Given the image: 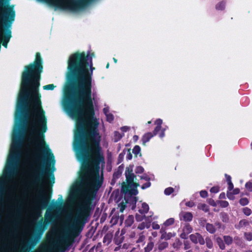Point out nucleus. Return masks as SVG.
Listing matches in <instances>:
<instances>
[{
	"label": "nucleus",
	"mask_w": 252,
	"mask_h": 252,
	"mask_svg": "<svg viewBox=\"0 0 252 252\" xmlns=\"http://www.w3.org/2000/svg\"><path fill=\"white\" fill-rule=\"evenodd\" d=\"M84 53L75 52L68 61L67 79L70 84L65 88L75 91L65 96L64 107L76 120L73 147L81 167H100L105 163L100 146L98 122L92 96V75L95 69L93 61L87 62Z\"/></svg>",
	"instance_id": "obj_1"
},
{
	"label": "nucleus",
	"mask_w": 252,
	"mask_h": 252,
	"mask_svg": "<svg viewBox=\"0 0 252 252\" xmlns=\"http://www.w3.org/2000/svg\"><path fill=\"white\" fill-rule=\"evenodd\" d=\"M43 68L40 54L37 52L34 62L25 66L22 73L15 112L16 126L13 129L10 153L3 174H18L20 150L26 129L29 133L28 141L34 144L39 152L49 157L45 165L34 168L32 174H53V171H50L48 161L54 165L55 160L44 139L47 120L39 93Z\"/></svg>",
	"instance_id": "obj_2"
},
{
	"label": "nucleus",
	"mask_w": 252,
	"mask_h": 252,
	"mask_svg": "<svg viewBox=\"0 0 252 252\" xmlns=\"http://www.w3.org/2000/svg\"><path fill=\"white\" fill-rule=\"evenodd\" d=\"M4 0H0V16L4 24L7 28L5 29L4 32L1 35L0 42H2V45L7 47L8 43L12 36L11 31L8 29L15 20V11L14 5H10L9 3L3 4Z\"/></svg>",
	"instance_id": "obj_3"
},
{
	"label": "nucleus",
	"mask_w": 252,
	"mask_h": 252,
	"mask_svg": "<svg viewBox=\"0 0 252 252\" xmlns=\"http://www.w3.org/2000/svg\"><path fill=\"white\" fill-rule=\"evenodd\" d=\"M53 219V216L51 214H45V220L43 221L42 218L37 223V230L38 234L22 247L21 249L22 252H30V250L37 244L41 235L47 228V225L51 222Z\"/></svg>",
	"instance_id": "obj_4"
},
{
	"label": "nucleus",
	"mask_w": 252,
	"mask_h": 252,
	"mask_svg": "<svg viewBox=\"0 0 252 252\" xmlns=\"http://www.w3.org/2000/svg\"><path fill=\"white\" fill-rule=\"evenodd\" d=\"M124 194V198L122 196H119V190L113 191L112 194H115V199L117 200L116 202L118 203V207L120 208V212L123 213L128 204L131 206V209L134 210L136 208V204L137 202L136 197L133 196V194H129L128 193L122 192Z\"/></svg>",
	"instance_id": "obj_5"
},
{
	"label": "nucleus",
	"mask_w": 252,
	"mask_h": 252,
	"mask_svg": "<svg viewBox=\"0 0 252 252\" xmlns=\"http://www.w3.org/2000/svg\"><path fill=\"white\" fill-rule=\"evenodd\" d=\"M18 213V210H16L11 221L12 225L8 231V235L10 237L16 236L18 233L19 227Z\"/></svg>",
	"instance_id": "obj_6"
},
{
	"label": "nucleus",
	"mask_w": 252,
	"mask_h": 252,
	"mask_svg": "<svg viewBox=\"0 0 252 252\" xmlns=\"http://www.w3.org/2000/svg\"><path fill=\"white\" fill-rule=\"evenodd\" d=\"M126 184L125 183H123L122 184L121 192L126 193L128 191V189L131 187V184H133L134 180L136 178V176L134 173L131 174H126Z\"/></svg>",
	"instance_id": "obj_7"
},
{
	"label": "nucleus",
	"mask_w": 252,
	"mask_h": 252,
	"mask_svg": "<svg viewBox=\"0 0 252 252\" xmlns=\"http://www.w3.org/2000/svg\"><path fill=\"white\" fill-rule=\"evenodd\" d=\"M189 238L191 241L195 244L197 243H199L201 245L205 244V240L199 233L196 232L190 234L189 235Z\"/></svg>",
	"instance_id": "obj_8"
},
{
	"label": "nucleus",
	"mask_w": 252,
	"mask_h": 252,
	"mask_svg": "<svg viewBox=\"0 0 252 252\" xmlns=\"http://www.w3.org/2000/svg\"><path fill=\"white\" fill-rule=\"evenodd\" d=\"M158 133H156L155 131L153 130L152 132H148L145 133L142 137L141 141L142 142V144L144 146L146 145V144L149 142L150 139L153 137L154 136L157 135Z\"/></svg>",
	"instance_id": "obj_9"
},
{
	"label": "nucleus",
	"mask_w": 252,
	"mask_h": 252,
	"mask_svg": "<svg viewBox=\"0 0 252 252\" xmlns=\"http://www.w3.org/2000/svg\"><path fill=\"white\" fill-rule=\"evenodd\" d=\"M139 186V184L136 182H133V184H131V187L128 189V191L126 193H128L129 194H133L136 195L138 193V191L137 188Z\"/></svg>",
	"instance_id": "obj_10"
},
{
	"label": "nucleus",
	"mask_w": 252,
	"mask_h": 252,
	"mask_svg": "<svg viewBox=\"0 0 252 252\" xmlns=\"http://www.w3.org/2000/svg\"><path fill=\"white\" fill-rule=\"evenodd\" d=\"M162 124V120L160 119H158L155 121V125H156V126L155 127L154 131L156 133H158L161 130Z\"/></svg>",
	"instance_id": "obj_11"
},
{
	"label": "nucleus",
	"mask_w": 252,
	"mask_h": 252,
	"mask_svg": "<svg viewBox=\"0 0 252 252\" xmlns=\"http://www.w3.org/2000/svg\"><path fill=\"white\" fill-rule=\"evenodd\" d=\"M249 225V221L245 219L241 220L238 224L235 225V228L237 229H240L242 227Z\"/></svg>",
	"instance_id": "obj_12"
},
{
	"label": "nucleus",
	"mask_w": 252,
	"mask_h": 252,
	"mask_svg": "<svg viewBox=\"0 0 252 252\" xmlns=\"http://www.w3.org/2000/svg\"><path fill=\"white\" fill-rule=\"evenodd\" d=\"M205 228L206 230L210 234H214L216 231V229L215 226L210 223H206L205 225Z\"/></svg>",
	"instance_id": "obj_13"
},
{
	"label": "nucleus",
	"mask_w": 252,
	"mask_h": 252,
	"mask_svg": "<svg viewBox=\"0 0 252 252\" xmlns=\"http://www.w3.org/2000/svg\"><path fill=\"white\" fill-rule=\"evenodd\" d=\"M134 222V217L132 215H129L126 220L124 224L125 227H130Z\"/></svg>",
	"instance_id": "obj_14"
},
{
	"label": "nucleus",
	"mask_w": 252,
	"mask_h": 252,
	"mask_svg": "<svg viewBox=\"0 0 252 252\" xmlns=\"http://www.w3.org/2000/svg\"><path fill=\"white\" fill-rule=\"evenodd\" d=\"M149 210L148 204L144 202L142 204V208L139 210V212L142 215H145L148 212Z\"/></svg>",
	"instance_id": "obj_15"
},
{
	"label": "nucleus",
	"mask_w": 252,
	"mask_h": 252,
	"mask_svg": "<svg viewBox=\"0 0 252 252\" xmlns=\"http://www.w3.org/2000/svg\"><path fill=\"white\" fill-rule=\"evenodd\" d=\"M182 217L185 221H190L193 219V215L190 212H185L183 214Z\"/></svg>",
	"instance_id": "obj_16"
},
{
	"label": "nucleus",
	"mask_w": 252,
	"mask_h": 252,
	"mask_svg": "<svg viewBox=\"0 0 252 252\" xmlns=\"http://www.w3.org/2000/svg\"><path fill=\"white\" fill-rule=\"evenodd\" d=\"M216 242H217V244L218 245L220 249H221L222 250H223L225 249V244H224L223 240H222L221 237H217L216 238Z\"/></svg>",
	"instance_id": "obj_17"
},
{
	"label": "nucleus",
	"mask_w": 252,
	"mask_h": 252,
	"mask_svg": "<svg viewBox=\"0 0 252 252\" xmlns=\"http://www.w3.org/2000/svg\"><path fill=\"white\" fill-rule=\"evenodd\" d=\"M225 1L222 0L216 5V9L217 10H223L225 7Z\"/></svg>",
	"instance_id": "obj_18"
},
{
	"label": "nucleus",
	"mask_w": 252,
	"mask_h": 252,
	"mask_svg": "<svg viewBox=\"0 0 252 252\" xmlns=\"http://www.w3.org/2000/svg\"><path fill=\"white\" fill-rule=\"evenodd\" d=\"M221 220L225 223H228L229 220V217L227 213L225 212H221L220 214Z\"/></svg>",
	"instance_id": "obj_19"
},
{
	"label": "nucleus",
	"mask_w": 252,
	"mask_h": 252,
	"mask_svg": "<svg viewBox=\"0 0 252 252\" xmlns=\"http://www.w3.org/2000/svg\"><path fill=\"white\" fill-rule=\"evenodd\" d=\"M223 238L224 244L228 246L232 244L233 239L232 237L228 235H224Z\"/></svg>",
	"instance_id": "obj_20"
},
{
	"label": "nucleus",
	"mask_w": 252,
	"mask_h": 252,
	"mask_svg": "<svg viewBox=\"0 0 252 252\" xmlns=\"http://www.w3.org/2000/svg\"><path fill=\"white\" fill-rule=\"evenodd\" d=\"M79 53H84L86 58L87 62H91L92 61L93 58L94 57V53L88 52L86 54L85 52H79Z\"/></svg>",
	"instance_id": "obj_21"
},
{
	"label": "nucleus",
	"mask_w": 252,
	"mask_h": 252,
	"mask_svg": "<svg viewBox=\"0 0 252 252\" xmlns=\"http://www.w3.org/2000/svg\"><path fill=\"white\" fill-rule=\"evenodd\" d=\"M102 250L101 246L100 244H98L97 246L93 247L88 252H102Z\"/></svg>",
	"instance_id": "obj_22"
},
{
	"label": "nucleus",
	"mask_w": 252,
	"mask_h": 252,
	"mask_svg": "<svg viewBox=\"0 0 252 252\" xmlns=\"http://www.w3.org/2000/svg\"><path fill=\"white\" fill-rule=\"evenodd\" d=\"M197 208L198 209L202 210L206 213L209 211V206L205 203H199L198 205Z\"/></svg>",
	"instance_id": "obj_23"
},
{
	"label": "nucleus",
	"mask_w": 252,
	"mask_h": 252,
	"mask_svg": "<svg viewBox=\"0 0 252 252\" xmlns=\"http://www.w3.org/2000/svg\"><path fill=\"white\" fill-rule=\"evenodd\" d=\"M206 243V246L209 249H212L213 248V243L210 237H207L205 238V243Z\"/></svg>",
	"instance_id": "obj_24"
},
{
	"label": "nucleus",
	"mask_w": 252,
	"mask_h": 252,
	"mask_svg": "<svg viewBox=\"0 0 252 252\" xmlns=\"http://www.w3.org/2000/svg\"><path fill=\"white\" fill-rule=\"evenodd\" d=\"M141 148L139 146L135 145L133 149H132V153L134 155L135 157H137V155L140 154V156H141V154L140 153Z\"/></svg>",
	"instance_id": "obj_25"
},
{
	"label": "nucleus",
	"mask_w": 252,
	"mask_h": 252,
	"mask_svg": "<svg viewBox=\"0 0 252 252\" xmlns=\"http://www.w3.org/2000/svg\"><path fill=\"white\" fill-rule=\"evenodd\" d=\"M154 243L152 241L149 242L147 246L144 248L145 252H150L153 248Z\"/></svg>",
	"instance_id": "obj_26"
},
{
	"label": "nucleus",
	"mask_w": 252,
	"mask_h": 252,
	"mask_svg": "<svg viewBox=\"0 0 252 252\" xmlns=\"http://www.w3.org/2000/svg\"><path fill=\"white\" fill-rule=\"evenodd\" d=\"M234 241L235 244L238 246H241L243 244L242 240L239 236H235L234 238Z\"/></svg>",
	"instance_id": "obj_27"
},
{
	"label": "nucleus",
	"mask_w": 252,
	"mask_h": 252,
	"mask_svg": "<svg viewBox=\"0 0 252 252\" xmlns=\"http://www.w3.org/2000/svg\"><path fill=\"white\" fill-rule=\"evenodd\" d=\"M192 231V228L189 224H186L183 228V231H185L187 234L191 233Z\"/></svg>",
	"instance_id": "obj_28"
},
{
	"label": "nucleus",
	"mask_w": 252,
	"mask_h": 252,
	"mask_svg": "<svg viewBox=\"0 0 252 252\" xmlns=\"http://www.w3.org/2000/svg\"><path fill=\"white\" fill-rule=\"evenodd\" d=\"M168 246V244L166 242H163L160 243L158 246V249L159 251H162L164 249L167 248Z\"/></svg>",
	"instance_id": "obj_29"
},
{
	"label": "nucleus",
	"mask_w": 252,
	"mask_h": 252,
	"mask_svg": "<svg viewBox=\"0 0 252 252\" xmlns=\"http://www.w3.org/2000/svg\"><path fill=\"white\" fill-rule=\"evenodd\" d=\"M249 200L246 197L241 198L239 200V203L241 204V205H242L243 206L248 205L249 204Z\"/></svg>",
	"instance_id": "obj_30"
},
{
	"label": "nucleus",
	"mask_w": 252,
	"mask_h": 252,
	"mask_svg": "<svg viewBox=\"0 0 252 252\" xmlns=\"http://www.w3.org/2000/svg\"><path fill=\"white\" fill-rule=\"evenodd\" d=\"M174 222V219L173 218H169L167 220L163 223L165 226H168L173 224Z\"/></svg>",
	"instance_id": "obj_31"
},
{
	"label": "nucleus",
	"mask_w": 252,
	"mask_h": 252,
	"mask_svg": "<svg viewBox=\"0 0 252 252\" xmlns=\"http://www.w3.org/2000/svg\"><path fill=\"white\" fill-rule=\"evenodd\" d=\"M174 191V189L172 187H168L166 188L164 190V194L166 195H169L172 193Z\"/></svg>",
	"instance_id": "obj_32"
},
{
	"label": "nucleus",
	"mask_w": 252,
	"mask_h": 252,
	"mask_svg": "<svg viewBox=\"0 0 252 252\" xmlns=\"http://www.w3.org/2000/svg\"><path fill=\"white\" fill-rule=\"evenodd\" d=\"M56 86L53 84H48L43 87V89L45 90H53Z\"/></svg>",
	"instance_id": "obj_33"
},
{
	"label": "nucleus",
	"mask_w": 252,
	"mask_h": 252,
	"mask_svg": "<svg viewBox=\"0 0 252 252\" xmlns=\"http://www.w3.org/2000/svg\"><path fill=\"white\" fill-rule=\"evenodd\" d=\"M245 238L249 241H252V232H245L244 233Z\"/></svg>",
	"instance_id": "obj_34"
},
{
	"label": "nucleus",
	"mask_w": 252,
	"mask_h": 252,
	"mask_svg": "<svg viewBox=\"0 0 252 252\" xmlns=\"http://www.w3.org/2000/svg\"><path fill=\"white\" fill-rule=\"evenodd\" d=\"M219 203L220 204V206L221 208H226V207H228L229 205L228 202L225 200L219 201Z\"/></svg>",
	"instance_id": "obj_35"
},
{
	"label": "nucleus",
	"mask_w": 252,
	"mask_h": 252,
	"mask_svg": "<svg viewBox=\"0 0 252 252\" xmlns=\"http://www.w3.org/2000/svg\"><path fill=\"white\" fill-rule=\"evenodd\" d=\"M220 187L218 186H214L211 188L210 191L211 193H218L220 191Z\"/></svg>",
	"instance_id": "obj_36"
},
{
	"label": "nucleus",
	"mask_w": 252,
	"mask_h": 252,
	"mask_svg": "<svg viewBox=\"0 0 252 252\" xmlns=\"http://www.w3.org/2000/svg\"><path fill=\"white\" fill-rule=\"evenodd\" d=\"M243 212L245 215L249 216L251 214L252 211L249 208L245 207L243 209Z\"/></svg>",
	"instance_id": "obj_37"
},
{
	"label": "nucleus",
	"mask_w": 252,
	"mask_h": 252,
	"mask_svg": "<svg viewBox=\"0 0 252 252\" xmlns=\"http://www.w3.org/2000/svg\"><path fill=\"white\" fill-rule=\"evenodd\" d=\"M145 218V215L142 214H136L135 215V219L137 221H141L143 220V219Z\"/></svg>",
	"instance_id": "obj_38"
},
{
	"label": "nucleus",
	"mask_w": 252,
	"mask_h": 252,
	"mask_svg": "<svg viewBox=\"0 0 252 252\" xmlns=\"http://www.w3.org/2000/svg\"><path fill=\"white\" fill-rule=\"evenodd\" d=\"M245 188L249 191H252V182H248L245 184Z\"/></svg>",
	"instance_id": "obj_39"
},
{
	"label": "nucleus",
	"mask_w": 252,
	"mask_h": 252,
	"mask_svg": "<svg viewBox=\"0 0 252 252\" xmlns=\"http://www.w3.org/2000/svg\"><path fill=\"white\" fill-rule=\"evenodd\" d=\"M106 120L109 123H111L114 120V116L111 113H109L107 115H106Z\"/></svg>",
	"instance_id": "obj_40"
},
{
	"label": "nucleus",
	"mask_w": 252,
	"mask_h": 252,
	"mask_svg": "<svg viewBox=\"0 0 252 252\" xmlns=\"http://www.w3.org/2000/svg\"><path fill=\"white\" fill-rule=\"evenodd\" d=\"M135 171V173L137 174H139V173L141 174V173H142L144 172V169L142 166H138L136 167Z\"/></svg>",
	"instance_id": "obj_41"
},
{
	"label": "nucleus",
	"mask_w": 252,
	"mask_h": 252,
	"mask_svg": "<svg viewBox=\"0 0 252 252\" xmlns=\"http://www.w3.org/2000/svg\"><path fill=\"white\" fill-rule=\"evenodd\" d=\"M35 157L36 159V161H38L39 159H43L44 160L45 159V157L42 156L40 152H37L35 155Z\"/></svg>",
	"instance_id": "obj_42"
},
{
	"label": "nucleus",
	"mask_w": 252,
	"mask_h": 252,
	"mask_svg": "<svg viewBox=\"0 0 252 252\" xmlns=\"http://www.w3.org/2000/svg\"><path fill=\"white\" fill-rule=\"evenodd\" d=\"M145 239V236L142 233H140L139 234L138 239L136 240V243H141L144 241Z\"/></svg>",
	"instance_id": "obj_43"
},
{
	"label": "nucleus",
	"mask_w": 252,
	"mask_h": 252,
	"mask_svg": "<svg viewBox=\"0 0 252 252\" xmlns=\"http://www.w3.org/2000/svg\"><path fill=\"white\" fill-rule=\"evenodd\" d=\"M114 136L116 139L115 141H118L122 138V135L118 131H115Z\"/></svg>",
	"instance_id": "obj_44"
},
{
	"label": "nucleus",
	"mask_w": 252,
	"mask_h": 252,
	"mask_svg": "<svg viewBox=\"0 0 252 252\" xmlns=\"http://www.w3.org/2000/svg\"><path fill=\"white\" fill-rule=\"evenodd\" d=\"M121 166L118 168L117 171L115 172L113 174V177L118 178V177L122 174V170L120 169Z\"/></svg>",
	"instance_id": "obj_45"
},
{
	"label": "nucleus",
	"mask_w": 252,
	"mask_h": 252,
	"mask_svg": "<svg viewBox=\"0 0 252 252\" xmlns=\"http://www.w3.org/2000/svg\"><path fill=\"white\" fill-rule=\"evenodd\" d=\"M227 198L230 200H234L235 199L234 195L231 191H227L226 193Z\"/></svg>",
	"instance_id": "obj_46"
},
{
	"label": "nucleus",
	"mask_w": 252,
	"mask_h": 252,
	"mask_svg": "<svg viewBox=\"0 0 252 252\" xmlns=\"http://www.w3.org/2000/svg\"><path fill=\"white\" fill-rule=\"evenodd\" d=\"M151 185V183L150 181H147L146 183L143 184L141 186V189H146L149 188Z\"/></svg>",
	"instance_id": "obj_47"
},
{
	"label": "nucleus",
	"mask_w": 252,
	"mask_h": 252,
	"mask_svg": "<svg viewBox=\"0 0 252 252\" xmlns=\"http://www.w3.org/2000/svg\"><path fill=\"white\" fill-rule=\"evenodd\" d=\"M208 192L205 190H201L200 191V195L202 198H206L208 196Z\"/></svg>",
	"instance_id": "obj_48"
},
{
	"label": "nucleus",
	"mask_w": 252,
	"mask_h": 252,
	"mask_svg": "<svg viewBox=\"0 0 252 252\" xmlns=\"http://www.w3.org/2000/svg\"><path fill=\"white\" fill-rule=\"evenodd\" d=\"M160 232L161 233V239H166L165 238V235L166 234V232H165V229L164 227H163V226L161 227L160 230Z\"/></svg>",
	"instance_id": "obj_49"
},
{
	"label": "nucleus",
	"mask_w": 252,
	"mask_h": 252,
	"mask_svg": "<svg viewBox=\"0 0 252 252\" xmlns=\"http://www.w3.org/2000/svg\"><path fill=\"white\" fill-rule=\"evenodd\" d=\"M125 149L123 150V152L120 153L118 157L119 163H120L123 159L124 155H125Z\"/></svg>",
	"instance_id": "obj_50"
},
{
	"label": "nucleus",
	"mask_w": 252,
	"mask_h": 252,
	"mask_svg": "<svg viewBox=\"0 0 252 252\" xmlns=\"http://www.w3.org/2000/svg\"><path fill=\"white\" fill-rule=\"evenodd\" d=\"M132 166H129L127 167L126 169L125 175L133 174V173H132Z\"/></svg>",
	"instance_id": "obj_51"
},
{
	"label": "nucleus",
	"mask_w": 252,
	"mask_h": 252,
	"mask_svg": "<svg viewBox=\"0 0 252 252\" xmlns=\"http://www.w3.org/2000/svg\"><path fill=\"white\" fill-rule=\"evenodd\" d=\"M184 244L185 250H188L190 248V246L189 241H184Z\"/></svg>",
	"instance_id": "obj_52"
},
{
	"label": "nucleus",
	"mask_w": 252,
	"mask_h": 252,
	"mask_svg": "<svg viewBox=\"0 0 252 252\" xmlns=\"http://www.w3.org/2000/svg\"><path fill=\"white\" fill-rule=\"evenodd\" d=\"M146 227V223L144 222L141 223L138 226V228L140 230H143L144 229L145 227ZM147 228H149V226H147Z\"/></svg>",
	"instance_id": "obj_53"
},
{
	"label": "nucleus",
	"mask_w": 252,
	"mask_h": 252,
	"mask_svg": "<svg viewBox=\"0 0 252 252\" xmlns=\"http://www.w3.org/2000/svg\"><path fill=\"white\" fill-rule=\"evenodd\" d=\"M208 203L213 207H216L217 206L216 202L213 199H209L208 201Z\"/></svg>",
	"instance_id": "obj_54"
},
{
	"label": "nucleus",
	"mask_w": 252,
	"mask_h": 252,
	"mask_svg": "<svg viewBox=\"0 0 252 252\" xmlns=\"http://www.w3.org/2000/svg\"><path fill=\"white\" fill-rule=\"evenodd\" d=\"M189 234H187L186 232H185V231H183L181 234H180V237L182 238V239H188V235Z\"/></svg>",
	"instance_id": "obj_55"
},
{
	"label": "nucleus",
	"mask_w": 252,
	"mask_h": 252,
	"mask_svg": "<svg viewBox=\"0 0 252 252\" xmlns=\"http://www.w3.org/2000/svg\"><path fill=\"white\" fill-rule=\"evenodd\" d=\"M161 131L159 133V137L161 138L164 137L165 136V128H163V129H161Z\"/></svg>",
	"instance_id": "obj_56"
},
{
	"label": "nucleus",
	"mask_w": 252,
	"mask_h": 252,
	"mask_svg": "<svg viewBox=\"0 0 252 252\" xmlns=\"http://www.w3.org/2000/svg\"><path fill=\"white\" fill-rule=\"evenodd\" d=\"M127 152H128V154L126 156V159L127 160H130L132 159V154L130 153V149H127Z\"/></svg>",
	"instance_id": "obj_57"
},
{
	"label": "nucleus",
	"mask_w": 252,
	"mask_h": 252,
	"mask_svg": "<svg viewBox=\"0 0 252 252\" xmlns=\"http://www.w3.org/2000/svg\"><path fill=\"white\" fill-rule=\"evenodd\" d=\"M224 176L225 177L226 181L227 182V184L228 183H231L232 182V181H231V176L230 175H228L227 174H225Z\"/></svg>",
	"instance_id": "obj_58"
},
{
	"label": "nucleus",
	"mask_w": 252,
	"mask_h": 252,
	"mask_svg": "<svg viewBox=\"0 0 252 252\" xmlns=\"http://www.w3.org/2000/svg\"><path fill=\"white\" fill-rule=\"evenodd\" d=\"M152 228L154 229H158L160 228L159 225L155 222H153L152 223Z\"/></svg>",
	"instance_id": "obj_59"
},
{
	"label": "nucleus",
	"mask_w": 252,
	"mask_h": 252,
	"mask_svg": "<svg viewBox=\"0 0 252 252\" xmlns=\"http://www.w3.org/2000/svg\"><path fill=\"white\" fill-rule=\"evenodd\" d=\"M186 205L189 207H192L195 205V203L193 201H188L186 203Z\"/></svg>",
	"instance_id": "obj_60"
},
{
	"label": "nucleus",
	"mask_w": 252,
	"mask_h": 252,
	"mask_svg": "<svg viewBox=\"0 0 252 252\" xmlns=\"http://www.w3.org/2000/svg\"><path fill=\"white\" fill-rule=\"evenodd\" d=\"M233 188L234 186L232 182L228 183L227 191H231L233 189Z\"/></svg>",
	"instance_id": "obj_61"
},
{
	"label": "nucleus",
	"mask_w": 252,
	"mask_h": 252,
	"mask_svg": "<svg viewBox=\"0 0 252 252\" xmlns=\"http://www.w3.org/2000/svg\"><path fill=\"white\" fill-rule=\"evenodd\" d=\"M240 190L239 188H235L233 189V191L231 192L234 195H237L240 193Z\"/></svg>",
	"instance_id": "obj_62"
},
{
	"label": "nucleus",
	"mask_w": 252,
	"mask_h": 252,
	"mask_svg": "<svg viewBox=\"0 0 252 252\" xmlns=\"http://www.w3.org/2000/svg\"><path fill=\"white\" fill-rule=\"evenodd\" d=\"M129 129V127L127 126H122L121 127V130L124 132H126L127 131H128V130Z\"/></svg>",
	"instance_id": "obj_63"
},
{
	"label": "nucleus",
	"mask_w": 252,
	"mask_h": 252,
	"mask_svg": "<svg viewBox=\"0 0 252 252\" xmlns=\"http://www.w3.org/2000/svg\"><path fill=\"white\" fill-rule=\"evenodd\" d=\"M103 112L105 115L109 114V108L108 107L104 108L103 109Z\"/></svg>",
	"instance_id": "obj_64"
}]
</instances>
